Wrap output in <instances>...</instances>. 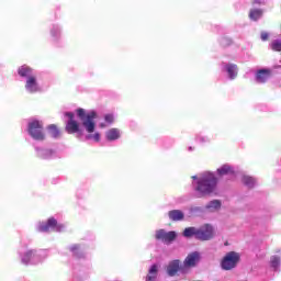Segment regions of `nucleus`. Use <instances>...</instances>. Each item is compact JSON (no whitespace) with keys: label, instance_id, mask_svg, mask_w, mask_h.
Masks as SVG:
<instances>
[{"label":"nucleus","instance_id":"a878e982","mask_svg":"<svg viewBox=\"0 0 281 281\" xmlns=\"http://www.w3.org/2000/svg\"><path fill=\"white\" fill-rule=\"evenodd\" d=\"M270 265L272 269H278V267H280V257L273 256L270 260Z\"/></svg>","mask_w":281,"mask_h":281},{"label":"nucleus","instance_id":"1a4fd4ad","mask_svg":"<svg viewBox=\"0 0 281 281\" xmlns=\"http://www.w3.org/2000/svg\"><path fill=\"white\" fill-rule=\"evenodd\" d=\"M182 269L183 267H181V260L175 259L168 263L166 272L169 278H175V276H178L179 271H182Z\"/></svg>","mask_w":281,"mask_h":281},{"label":"nucleus","instance_id":"393cba45","mask_svg":"<svg viewBox=\"0 0 281 281\" xmlns=\"http://www.w3.org/2000/svg\"><path fill=\"white\" fill-rule=\"evenodd\" d=\"M271 49L273 52H281V40H276L271 43Z\"/></svg>","mask_w":281,"mask_h":281},{"label":"nucleus","instance_id":"6ab92c4d","mask_svg":"<svg viewBox=\"0 0 281 281\" xmlns=\"http://www.w3.org/2000/svg\"><path fill=\"white\" fill-rule=\"evenodd\" d=\"M157 265H153L148 271V274L146 277V281H155L157 280V273H158Z\"/></svg>","mask_w":281,"mask_h":281},{"label":"nucleus","instance_id":"a211bd4d","mask_svg":"<svg viewBox=\"0 0 281 281\" xmlns=\"http://www.w3.org/2000/svg\"><path fill=\"white\" fill-rule=\"evenodd\" d=\"M221 200H213L206 204L205 209L210 212H216V210H221Z\"/></svg>","mask_w":281,"mask_h":281},{"label":"nucleus","instance_id":"6e6552de","mask_svg":"<svg viewBox=\"0 0 281 281\" xmlns=\"http://www.w3.org/2000/svg\"><path fill=\"white\" fill-rule=\"evenodd\" d=\"M155 238L156 240L170 244L177 239V233L175 231L165 232L164 229H159L156 232Z\"/></svg>","mask_w":281,"mask_h":281},{"label":"nucleus","instance_id":"473e14b6","mask_svg":"<svg viewBox=\"0 0 281 281\" xmlns=\"http://www.w3.org/2000/svg\"><path fill=\"white\" fill-rule=\"evenodd\" d=\"M192 179H196V176H193Z\"/></svg>","mask_w":281,"mask_h":281},{"label":"nucleus","instance_id":"9d476101","mask_svg":"<svg viewBox=\"0 0 281 281\" xmlns=\"http://www.w3.org/2000/svg\"><path fill=\"white\" fill-rule=\"evenodd\" d=\"M25 89H27L30 93H36V91H41V88H38V81L36 80L35 76L27 77Z\"/></svg>","mask_w":281,"mask_h":281},{"label":"nucleus","instance_id":"0eeeda50","mask_svg":"<svg viewBox=\"0 0 281 281\" xmlns=\"http://www.w3.org/2000/svg\"><path fill=\"white\" fill-rule=\"evenodd\" d=\"M214 238V227L210 224H205L198 228V240H212Z\"/></svg>","mask_w":281,"mask_h":281},{"label":"nucleus","instance_id":"4be33fe9","mask_svg":"<svg viewBox=\"0 0 281 281\" xmlns=\"http://www.w3.org/2000/svg\"><path fill=\"white\" fill-rule=\"evenodd\" d=\"M241 181H243L244 186H247L248 188H254V186H256V179H254L250 176H244L241 178Z\"/></svg>","mask_w":281,"mask_h":281},{"label":"nucleus","instance_id":"f8f14e48","mask_svg":"<svg viewBox=\"0 0 281 281\" xmlns=\"http://www.w3.org/2000/svg\"><path fill=\"white\" fill-rule=\"evenodd\" d=\"M168 216L170 221H173L175 223L183 221V218H186V214H183L181 210L169 211Z\"/></svg>","mask_w":281,"mask_h":281},{"label":"nucleus","instance_id":"f3484780","mask_svg":"<svg viewBox=\"0 0 281 281\" xmlns=\"http://www.w3.org/2000/svg\"><path fill=\"white\" fill-rule=\"evenodd\" d=\"M263 11L261 9H252L249 11V19L251 21H258L259 19H262Z\"/></svg>","mask_w":281,"mask_h":281},{"label":"nucleus","instance_id":"423d86ee","mask_svg":"<svg viewBox=\"0 0 281 281\" xmlns=\"http://www.w3.org/2000/svg\"><path fill=\"white\" fill-rule=\"evenodd\" d=\"M201 262V252H190L183 260V269H194Z\"/></svg>","mask_w":281,"mask_h":281},{"label":"nucleus","instance_id":"c756f323","mask_svg":"<svg viewBox=\"0 0 281 281\" xmlns=\"http://www.w3.org/2000/svg\"><path fill=\"white\" fill-rule=\"evenodd\" d=\"M261 41H269V33L261 32Z\"/></svg>","mask_w":281,"mask_h":281},{"label":"nucleus","instance_id":"f257e3e1","mask_svg":"<svg viewBox=\"0 0 281 281\" xmlns=\"http://www.w3.org/2000/svg\"><path fill=\"white\" fill-rule=\"evenodd\" d=\"M216 186H218V178L213 173H207L199 179L196 191L200 192L202 196H205L215 192Z\"/></svg>","mask_w":281,"mask_h":281},{"label":"nucleus","instance_id":"c85d7f7f","mask_svg":"<svg viewBox=\"0 0 281 281\" xmlns=\"http://www.w3.org/2000/svg\"><path fill=\"white\" fill-rule=\"evenodd\" d=\"M104 120H105V122H108L109 124H113V115L112 114H106L105 116H104Z\"/></svg>","mask_w":281,"mask_h":281},{"label":"nucleus","instance_id":"7c9ffc66","mask_svg":"<svg viewBox=\"0 0 281 281\" xmlns=\"http://www.w3.org/2000/svg\"><path fill=\"white\" fill-rule=\"evenodd\" d=\"M265 3L262 0H252V5H262Z\"/></svg>","mask_w":281,"mask_h":281},{"label":"nucleus","instance_id":"dca6fc26","mask_svg":"<svg viewBox=\"0 0 281 281\" xmlns=\"http://www.w3.org/2000/svg\"><path fill=\"white\" fill-rule=\"evenodd\" d=\"M217 175H220V177H225V175H234V169L229 165H223L217 169Z\"/></svg>","mask_w":281,"mask_h":281},{"label":"nucleus","instance_id":"7ed1b4c3","mask_svg":"<svg viewBox=\"0 0 281 281\" xmlns=\"http://www.w3.org/2000/svg\"><path fill=\"white\" fill-rule=\"evenodd\" d=\"M238 262H240V254L229 251L222 259L221 267L224 271H232V269H236Z\"/></svg>","mask_w":281,"mask_h":281},{"label":"nucleus","instance_id":"39448f33","mask_svg":"<svg viewBox=\"0 0 281 281\" xmlns=\"http://www.w3.org/2000/svg\"><path fill=\"white\" fill-rule=\"evenodd\" d=\"M65 226L58 224V221L54 217H49L47 222H43L38 226V232H63Z\"/></svg>","mask_w":281,"mask_h":281},{"label":"nucleus","instance_id":"cd10ccee","mask_svg":"<svg viewBox=\"0 0 281 281\" xmlns=\"http://www.w3.org/2000/svg\"><path fill=\"white\" fill-rule=\"evenodd\" d=\"M86 139H93L94 142H100V133H94V134H88L86 136Z\"/></svg>","mask_w":281,"mask_h":281},{"label":"nucleus","instance_id":"5701e85b","mask_svg":"<svg viewBox=\"0 0 281 281\" xmlns=\"http://www.w3.org/2000/svg\"><path fill=\"white\" fill-rule=\"evenodd\" d=\"M34 258V250L26 251L22 257L23 265H30V260Z\"/></svg>","mask_w":281,"mask_h":281},{"label":"nucleus","instance_id":"f03ea898","mask_svg":"<svg viewBox=\"0 0 281 281\" xmlns=\"http://www.w3.org/2000/svg\"><path fill=\"white\" fill-rule=\"evenodd\" d=\"M77 115L82 122V126L86 127L87 133H94L95 131V117L97 113L94 111L89 112L87 115L85 114V109H78Z\"/></svg>","mask_w":281,"mask_h":281},{"label":"nucleus","instance_id":"2eb2a0df","mask_svg":"<svg viewBox=\"0 0 281 281\" xmlns=\"http://www.w3.org/2000/svg\"><path fill=\"white\" fill-rule=\"evenodd\" d=\"M106 139L109 142H115V139H120V130L111 128L106 132Z\"/></svg>","mask_w":281,"mask_h":281},{"label":"nucleus","instance_id":"ddd939ff","mask_svg":"<svg viewBox=\"0 0 281 281\" xmlns=\"http://www.w3.org/2000/svg\"><path fill=\"white\" fill-rule=\"evenodd\" d=\"M226 71L231 78V80H234L236 76H238V66L236 64H228L226 65Z\"/></svg>","mask_w":281,"mask_h":281},{"label":"nucleus","instance_id":"2f4dec72","mask_svg":"<svg viewBox=\"0 0 281 281\" xmlns=\"http://www.w3.org/2000/svg\"><path fill=\"white\" fill-rule=\"evenodd\" d=\"M74 256H76V251H78V246L72 247Z\"/></svg>","mask_w":281,"mask_h":281},{"label":"nucleus","instance_id":"9b49d317","mask_svg":"<svg viewBox=\"0 0 281 281\" xmlns=\"http://www.w3.org/2000/svg\"><path fill=\"white\" fill-rule=\"evenodd\" d=\"M271 78V69H259L256 74V80L257 82L265 83L267 80Z\"/></svg>","mask_w":281,"mask_h":281},{"label":"nucleus","instance_id":"412c9836","mask_svg":"<svg viewBox=\"0 0 281 281\" xmlns=\"http://www.w3.org/2000/svg\"><path fill=\"white\" fill-rule=\"evenodd\" d=\"M198 229L196 227H187L184 228L182 236H184V238H192V236H195V238L198 237Z\"/></svg>","mask_w":281,"mask_h":281},{"label":"nucleus","instance_id":"20e7f679","mask_svg":"<svg viewBox=\"0 0 281 281\" xmlns=\"http://www.w3.org/2000/svg\"><path fill=\"white\" fill-rule=\"evenodd\" d=\"M29 134L37 142H43L45 139V133L43 132V124L41 121L29 123Z\"/></svg>","mask_w":281,"mask_h":281},{"label":"nucleus","instance_id":"bb28decb","mask_svg":"<svg viewBox=\"0 0 281 281\" xmlns=\"http://www.w3.org/2000/svg\"><path fill=\"white\" fill-rule=\"evenodd\" d=\"M65 117H68L67 125H66V131L68 133H71V113L70 112L65 113Z\"/></svg>","mask_w":281,"mask_h":281},{"label":"nucleus","instance_id":"4468645a","mask_svg":"<svg viewBox=\"0 0 281 281\" xmlns=\"http://www.w3.org/2000/svg\"><path fill=\"white\" fill-rule=\"evenodd\" d=\"M18 74L19 76H21V78H30V76H32V68L30 66H21L18 69Z\"/></svg>","mask_w":281,"mask_h":281},{"label":"nucleus","instance_id":"aec40b11","mask_svg":"<svg viewBox=\"0 0 281 281\" xmlns=\"http://www.w3.org/2000/svg\"><path fill=\"white\" fill-rule=\"evenodd\" d=\"M47 130L50 137H54L55 139L60 137V130H58V126H56V124L48 125Z\"/></svg>","mask_w":281,"mask_h":281},{"label":"nucleus","instance_id":"b1692460","mask_svg":"<svg viewBox=\"0 0 281 281\" xmlns=\"http://www.w3.org/2000/svg\"><path fill=\"white\" fill-rule=\"evenodd\" d=\"M71 133H78V135H82V131L76 121H71Z\"/></svg>","mask_w":281,"mask_h":281}]
</instances>
